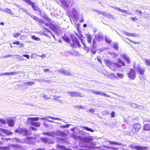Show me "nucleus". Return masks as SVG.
<instances>
[{"instance_id": "nucleus-32", "label": "nucleus", "mask_w": 150, "mask_h": 150, "mask_svg": "<svg viewBox=\"0 0 150 150\" xmlns=\"http://www.w3.org/2000/svg\"><path fill=\"white\" fill-rule=\"evenodd\" d=\"M144 130H150V125L148 124H145L144 127Z\"/></svg>"}, {"instance_id": "nucleus-13", "label": "nucleus", "mask_w": 150, "mask_h": 150, "mask_svg": "<svg viewBox=\"0 0 150 150\" xmlns=\"http://www.w3.org/2000/svg\"><path fill=\"white\" fill-rule=\"evenodd\" d=\"M0 131L6 134L7 135H11L13 134V133L12 132L6 129L0 128Z\"/></svg>"}, {"instance_id": "nucleus-55", "label": "nucleus", "mask_w": 150, "mask_h": 150, "mask_svg": "<svg viewBox=\"0 0 150 150\" xmlns=\"http://www.w3.org/2000/svg\"><path fill=\"white\" fill-rule=\"evenodd\" d=\"M66 52L72 55H75L74 52L71 50L67 51Z\"/></svg>"}, {"instance_id": "nucleus-17", "label": "nucleus", "mask_w": 150, "mask_h": 150, "mask_svg": "<svg viewBox=\"0 0 150 150\" xmlns=\"http://www.w3.org/2000/svg\"><path fill=\"white\" fill-rule=\"evenodd\" d=\"M41 140L45 143H50V139L48 137H42L41 138Z\"/></svg>"}, {"instance_id": "nucleus-29", "label": "nucleus", "mask_w": 150, "mask_h": 150, "mask_svg": "<svg viewBox=\"0 0 150 150\" xmlns=\"http://www.w3.org/2000/svg\"><path fill=\"white\" fill-rule=\"evenodd\" d=\"M81 129L83 130H86L88 131H90L91 132H93L94 130L91 129L90 128L88 127H81Z\"/></svg>"}, {"instance_id": "nucleus-39", "label": "nucleus", "mask_w": 150, "mask_h": 150, "mask_svg": "<svg viewBox=\"0 0 150 150\" xmlns=\"http://www.w3.org/2000/svg\"><path fill=\"white\" fill-rule=\"evenodd\" d=\"M6 123V121L4 119L0 118V126H2V125H5Z\"/></svg>"}, {"instance_id": "nucleus-3", "label": "nucleus", "mask_w": 150, "mask_h": 150, "mask_svg": "<svg viewBox=\"0 0 150 150\" xmlns=\"http://www.w3.org/2000/svg\"><path fill=\"white\" fill-rule=\"evenodd\" d=\"M63 6L65 8L71 7L74 1L73 0H59Z\"/></svg>"}, {"instance_id": "nucleus-47", "label": "nucleus", "mask_w": 150, "mask_h": 150, "mask_svg": "<svg viewBox=\"0 0 150 150\" xmlns=\"http://www.w3.org/2000/svg\"><path fill=\"white\" fill-rule=\"evenodd\" d=\"M145 59L146 64L148 66H150V59Z\"/></svg>"}, {"instance_id": "nucleus-59", "label": "nucleus", "mask_w": 150, "mask_h": 150, "mask_svg": "<svg viewBox=\"0 0 150 150\" xmlns=\"http://www.w3.org/2000/svg\"><path fill=\"white\" fill-rule=\"evenodd\" d=\"M46 19L49 22V23L50 24L52 23L51 19L48 17H46Z\"/></svg>"}, {"instance_id": "nucleus-25", "label": "nucleus", "mask_w": 150, "mask_h": 150, "mask_svg": "<svg viewBox=\"0 0 150 150\" xmlns=\"http://www.w3.org/2000/svg\"><path fill=\"white\" fill-rule=\"evenodd\" d=\"M54 132H43L42 134L44 135H47L51 137H53Z\"/></svg>"}, {"instance_id": "nucleus-51", "label": "nucleus", "mask_w": 150, "mask_h": 150, "mask_svg": "<svg viewBox=\"0 0 150 150\" xmlns=\"http://www.w3.org/2000/svg\"><path fill=\"white\" fill-rule=\"evenodd\" d=\"M75 43L76 45H77L79 47H81V45H80V44L78 41V40L75 39Z\"/></svg>"}, {"instance_id": "nucleus-50", "label": "nucleus", "mask_w": 150, "mask_h": 150, "mask_svg": "<svg viewBox=\"0 0 150 150\" xmlns=\"http://www.w3.org/2000/svg\"><path fill=\"white\" fill-rule=\"evenodd\" d=\"M11 146H12L14 149H16L20 148L19 146L18 145H11Z\"/></svg>"}, {"instance_id": "nucleus-2", "label": "nucleus", "mask_w": 150, "mask_h": 150, "mask_svg": "<svg viewBox=\"0 0 150 150\" xmlns=\"http://www.w3.org/2000/svg\"><path fill=\"white\" fill-rule=\"evenodd\" d=\"M106 65L109 67L110 69L114 71H117L118 68L121 67L122 66L121 64L118 63H114L111 65L110 64L111 62L109 61H106Z\"/></svg>"}, {"instance_id": "nucleus-60", "label": "nucleus", "mask_w": 150, "mask_h": 150, "mask_svg": "<svg viewBox=\"0 0 150 150\" xmlns=\"http://www.w3.org/2000/svg\"><path fill=\"white\" fill-rule=\"evenodd\" d=\"M21 10H22L23 11H24L25 13H27V11L25 9H23L21 8H19V11H21Z\"/></svg>"}, {"instance_id": "nucleus-23", "label": "nucleus", "mask_w": 150, "mask_h": 150, "mask_svg": "<svg viewBox=\"0 0 150 150\" xmlns=\"http://www.w3.org/2000/svg\"><path fill=\"white\" fill-rule=\"evenodd\" d=\"M134 148L137 150H145L146 149V147L138 146H135Z\"/></svg>"}, {"instance_id": "nucleus-58", "label": "nucleus", "mask_w": 150, "mask_h": 150, "mask_svg": "<svg viewBox=\"0 0 150 150\" xmlns=\"http://www.w3.org/2000/svg\"><path fill=\"white\" fill-rule=\"evenodd\" d=\"M111 7L112 8L115 9L116 10L118 11H120L121 10V8L118 7H115L113 6H111Z\"/></svg>"}, {"instance_id": "nucleus-63", "label": "nucleus", "mask_w": 150, "mask_h": 150, "mask_svg": "<svg viewBox=\"0 0 150 150\" xmlns=\"http://www.w3.org/2000/svg\"><path fill=\"white\" fill-rule=\"evenodd\" d=\"M131 106L132 107H135L136 108L137 107V105L135 104L131 103Z\"/></svg>"}, {"instance_id": "nucleus-8", "label": "nucleus", "mask_w": 150, "mask_h": 150, "mask_svg": "<svg viewBox=\"0 0 150 150\" xmlns=\"http://www.w3.org/2000/svg\"><path fill=\"white\" fill-rule=\"evenodd\" d=\"M50 118L51 119H52L53 120H60L62 121L63 122H64L65 123H67V122L65 121H64L62 119H61L60 118L57 117H52L51 116H46L45 117H42V118H40V119L42 120L43 121H44L45 120H46L47 121V118Z\"/></svg>"}, {"instance_id": "nucleus-22", "label": "nucleus", "mask_w": 150, "mask_h": 150, "mask_svg": "<svg viewBox=\"0 0 150 150\" xmlns=\"http://www.w3.org/2000/svg\"><path fill=\"white\" fill-rule=\"evenodd\" d=\"M28 124L31 125L36 127H39L40 126V123L38 122H30Z\"/></svg>"}, {"instance_id": "nucleus-43", "label": "nucleus", "mask_w": 150, "mask_h": 150, "mask_svg": "<svg viewBox=\"0 0 150 150\" xmlns=\"http://www.w3.org/2000/svg\"><path fill=\"white\" fill-rule=\"evenodd\" d=\"M39 22L40 24H43L45 25L46 26H49V24L45 23L43 21L40 20L39 21Z\"/></svg>"}, {"instance_id": "nucleus-62", "label": "nucleus", "mask_w": 150, "mask_h": 150, "mask_svg": "<svg viewBox=\"0 0 150 150\" xmlns=\"http://www.w3.org/2000/svg\"><path fill=\"white\" fill-rule=\"evenodd\" d=\"M59 134L61 136L63 137H65L66 135V134L64 132H59Z\"/></svg>"}, {"instance_id": "nucleus-56", "label": "nucleus", "mask_w": 150, "mask_h": 150, "mask_svg": "<svg viewBox=\"0 0 150 150\" xmlns=\"http://www.w3.org/2000/svg\"><path fill=\"white\" fill-rule=\"evenodd\" d=\"M85 141L87 142H90L91 141H92V140L91 139L89 138H86L85 139Z\"/></svg>"}, {"instance_id": "nucleus-1", "label": "nucleus", "mask_w": 150, "mask_h": 150, "mask_svg": "<svg viewBox=\"0 0 150 150\" xmlns=\"http://www.w3.org/2000/svg\"><path fill=\"white\" fill-rule=\"evenodd\" d=\"M134 67L135 71L139 73V78L140 81L142 83H144L145 79V77L143 76L145 71L144 69V68L140 67L139 65L136 66L134 65Z\"/></svg>"}, {"instance_id": "nucleus-36", "label": "nucleus", "mask_w": 150, "mask_h": 150, "mask_svg": "<svg viewBox=\"0 0 150 150\" xmlns=\"http://www.w3.org/2000/svg\"><path fill=\"white\" fill-rule=\"evenodd\" d=\"M83 49L85 50L86 51L87 53H88L89 52V48L88 47H87V46L85 44V43L83 44Z\"/></svg>"}, {"instance_id": "nucleus-26", "label": "nucleus", "mask_w": 150, "mask_h": 150, "mask_svg": "<svg viewBox=\"0 0 150 150\" xmlns=\"http://www.w3.org/2000/svg\"><path fill=\"white\" fill-rule=\"evenodd\" d=\"M87 41L89 43H90L91 42V40L92 39V37L91 35L87 34L86 35Z\"/></svg>"}, {"instance_id": "nucleus-38", "label": "nucleus", "mask_w": 150, "mask_h": 150, "mask_svg": "<svg viewBox=\"0 0 150 150\" xmlns=\"http://www.w3.org/2000/svg\"><path fill=\"white\" fill-rule=\"evenodd\" d=\"M117 63H118V64H119V63H121L123 66H125V62L123 61H122L121 59H118V62Z\"/></svg>"}, {"instance_id": "nucleus-54", "label": "nucleus", "mask_w": 150, "mask_h": 150, "mask_svg": "<svg viewBox=\"0 0 150 150\" xmlns=\"http://www.w3.org/2000/svg\"><path fill=\"white\" fill-rule=\"evenodd\" d=\"M11 139H10V138H1V140L3 141H4V142H7L8 141V140H11Z\"/></svg>"}, {"instance_id": "nucleus-12", "label": "nucleus", "mask_w": 150, "mask_h": 150, "mask_svg": "<svg viewBox=\"0 0 150 150\" xmlns=\"http://www.w3.org/2000/svg\"><path fill=\"white\" fill-rule=\"evenodd\" d=\"M120 56L128 64L130 62V59L129 57L126 54L123 53L120 55Z\"/></svg>"}, {"instance_id": "nucleus-49", "label": "nucleus", "mask_w": 150, "mask_h": 150, "mask_svg": "<svg viewBox=\"0 0 150 150\" xmlns=\"http://www.w3.org/2000/svg\"><path fill=\"white\" fill-rule=\"evenodd\" d=\"M15 56H16V58L18 59L19 60H23L22 57L18 55H16Z\"/></svg>"}, {"instance_id": "nucleus-19", "label": "nucleus", "mask_w": 150, "mask_h": 150, "mask_svg": "<svg viewBox=\"0 0 150 150\" xmlns=\"http://www.w3.org/2000/svg\"><path fill=\"white\" fill-rule=\"evenodd\" d=\"M86 91L88 92L90 91L91 93L96 94L100 95H103V93H102V92L97 91L93 90H86Z\"/></svg>"}, {"instance_id": "nucleus-7", "label": "nucleus", "mask_w": 150, "mask_h": 150, "mask_svg": "<svg viewBox=\"0 0 150 150\" xmlns=\"http://www.w3.org/2000/svg\"><path fill=\"white\" fill-rule=\"evenodd\" d=\"M128 77L132 79H134L135 77V73L134 69H130L129 71L127 72Z\"/></svg>"}, {"instance_id": "nucleus-30", "label": "nucleus", "mask_w": 150, "mask_h": 150, "mask_svg": "<svg viewBox=\"0 0 150 150\" xmlns=\"http://www.w3.org/2000/svg\"><path fill=\"white\" fill-rule=\"evenodd\" d=\"M109 142L110 144H113L115 145L121 146H124V145L123 144H122L120 143H117V142H111V141H109Z\"/></svg>"}, {"instance_id": "nucleus-5", "label": "nucleus", "mask_w": 150, "mask_h": 150, "mask_svg": "<svg viewBox=\"0 0 150 150\" xmlns=\"http://www.w3.org/2000/svg\"><path fill=\"white\" fill-rule=\"evenodd\" d=\"M15 132L24 135H27L29 134L28 133L29 132L27 129L25 128H18V129H16Z\"/></svg>"}, {"instance_id": "nucleus-40", "label": "nucleus", "mask_w": 150, "mask_h": 150, "mask_svg": "<svg viewBox=\"0 0 150 150\" xmlns=\"http://www.w3.org/2000/svg\"><path fill=\"white\" fill-rule=\"evenodd\" d=\"M31 37L32 39L34 40L38 41H39L40 40V38L36 37L35 35H31Z\"/></svg>"}, {"instance_id": "nucleus-37", "label": "nucleus", "mask_w": 150, "mask_h": 150, "mask_svg": "<svg viewBox=\"0 0 150 150\" xmlns=\"http://www.w3.org/2000/svg\"><path fill=\"white\" fill-rule=\"evenodd\" d=\"M39 82H42L48 83H50L51 82V80H47L45 79H43L41 80H39Z\"/></svg>"}, {"instance_id": "nucleus-28", "label": "nucleus", "mask_w": 150, "mask_h": 150, "mask_svg": "<svg viewBox=\"0 0 150 150\" xmlns=\"http://www.w3.org/2000/svg\"><path fill=\"white\" fill-rule=\"evenodd\" d=\"M62 38L67 42L70 43V39L67 36L64 35V36H62Z\"/></svg>"}, {"instance_id": "nucleus-14", "label": "nucleus", "mask_w": 150, "mask_h": 150, "mask_svg": "<svg viewBox=\"0 0 150 150\" xmlns=\"http://www.w3.org/2000/svg\"><path fill=\"white\" fill-rule=\"evenodd\" d=\"M40 118L38 117H30L27 118V123L28 124L29 123V122H33V121H37L39 120Z\"/></svg>"}, {"instance_id": "nucleus-34", "label": "nucleus", "mask_w": 150, "mask_h": 150, "mask_svg": "<svg viewBox=\"0 0 150 150\" xmlns=\"http://www.w3.org/2000/svg\"><path fill=\"white\" fill-rule=\"evenodd\" d=\"M72 42H73V43H70V46L73 47H76V46L75 44V40L74 39L72 38Z\"/></svg>"}, {"instance_id": "nucleus-24", "label": "nucleus", "mask_w": 150, "mask_h": 150, "mask_svg": "<svg viewBox=\"0 0 150 150\" xmlns=\"http://www.w3.org/2000/svg\"><path fill=\"white\" fill-rule=\"evenodd\" d=\"M7 123L9 126L13 127L14 125L13 121L12 120H7Z\"/></svg>"}, {"instance_id": "nucleus-20", "label": "nucleus", "mask_w": 150, "mask_h": 150, "mask_svg": "<svg viewBox=\"0 0 150 150\" xmlns=\"http://www.w3.org/2000/svg\"><path fill=\"white\" fill-rule=\"evenodd\" d=\"M6 73V76L13 75L16 74H19L22 73L21 71H17L16 72H11Z\"/></svg>"}, {"instance_id": "nucleus-18", "label": "nucleus", "mask_w": 150, "mask_h": 150, "mask_svg": "<svg viewBox=\"0 0 150 150\" xmlns=\"http://www.w3.org/2000/svg\"><path fill=\"white\" fill-rule=\"evenodd\" d=\"M4 12L8 13L11 14L13 15V16L16 17H18L17 16H15V14L13 13L11 10L9 8H6L4 9Z\"/></svg>"}, {"instance_id": "nucleus-53", "label": "nucleus", "mask_w": 150, "mask_h": 150, "mask_svg": "<svg viewBox=\"0 0 150 150\" xmlns=\"http://www.w3.org/2000/svg\"><path fill=\"white\" fill-rule=\"evenodd\" d=\"M26 37L25 35H21L20 36V39L21 40H24L25 39Z\"/></svg>"}, {"instance_id": "nucleus-31", "label": "nucleus", "mask_w": 150, "mask_h": 150, "mask_svg": "<svg viewBox=\"0 0 150 150\" xmlns=\"http://www.w3.org/2000/svg\"><path fill=\"white\" fill-rule=\"evenodd\" d=\"M113 48L115 49V50H118L119 47L118 43L116 42H113Z\"/></svg>"}, {"instance_id": "nucleus-11", "label": "nucleus", "mask_w": 150, "mask_h": 150, "mask_svg": "<svg viewBox=\"0 0 150 150\" xmlns=\"http://www.w3.org/2000/svg\"><path fill=\"white\" fill-rule=\"evenodd\" d=\"M94 42H95L93 40V44L92 46H90V48H89V50H90L91 52L94 54H95L97 51L96 47L94 45Z\"/></svg>"}, {"instance_id": "nucleus-52", "label": "nucleus", "mask_w": 150, "mask_h": 150, "mask_svg": "<svg viewBox=\"0 0 150 150\" xmlns=\"http://www.w3.org/2000/svg\"><path fill=\"white\" fill-rule=\"evenodd\" d=\"M45 31L48 32L50 33H51V32L50 31L48 28H46L45 27L43 26L42 28Z\"/></svg>"}, {"instance_id": "nucleus-64", "label": "nucleus", "mask_w": 150, "mask_h": 150, "mask_svg": "<svg viewBox=\"0 0 150 150\" xmlns=\"http://www.w3.org/2000/svg\"><path fill=\"white\" fill-rule=\"evenodd\" d=\"M115 112L114 111L112 112L111 113V117H113L115 116Z\"/></svg>"}, {"instance_id": "nucleus-48", "label": "nucleus", "mask_w": 150, "mask_h": 150, "mask_svg": "<svg viewBox=\"0 0 150 150\" xmlns=\"http://www.w3.org/2000/svg\"><path fill=\"white\" fill-rule=\"evenodd\" d=\"M20 35V34L18 33H13V36L15 38L18 37Z\"/></svg>"}, {"instance_id": "nucleus-35", "label": "nucleus", "mask_w": 150, "mask_h": 150, "mask_svg": "<svg viewBox=\"0 0 150 150\" xmlns=\"http://www.w3.org/2000/svg\"><path fill=\"white\" fill-rule=\"evenodd\" d=\"M11 146H8L0 147V150H10Z\"/></svg>"}, {"instance_id": "nucleus-61", "label": "nucleus", "mask_w": 150, "mask_h": 150, "mask_svg": "<svg viewBox=\"0 0 150 150\" xmlns=\"http://www.w3.org/2000/svg\"><path fill=\"white\" fill-rule=\"evenodd\" d=\"M21 10H22L23 11H24L25 13H27V11L25 9H23L21 8H19V11H21Z\"/></svg>"}, {"instance_id": "nucleus-6", "label": "nucleus", "mask_w": 150, "mask_h": 150, "mask_svg": "<svg viewBox=\"0 0 150 150\" xmlns=\"http://www.w3.org/2000/svg\"><path fill=\"white\" fill-rule=\"evenodd\" d=\"M67 93L71 97H82L83 96L82 94L81 93L77 91L67 92Z\"/></svg>"}, {"instance_id": "nucleus-4", "label": "nucleus", "mask_w": 150, "mask_h": 150, "mask_svg": "<svg viewBox=\"0 0 150 150\" xmlns=\"http://www.w3.org/2000/svg\"><path fill=\"white\" fill-rule=\"evenodd\" d=\"M23 1L30 5H31L32 8L35 11H38L40 14L41 13V10H40L39 8L35 2H33L30 0H23Z\"/></svg>"}, {"instance_id": "nucleus-16", "label": "nucleus", "mask_w": 150, "mask_h": 150, "mask_svg": "<svg viewBox=\"0 0 150 150\" xmlns=\"http://www.w3.org/2000/svg\"><path fill=\"white\" fill-rule=\"evenodd\" d=\"M122 33L125 34L127 36H132L134 37H136L138 36V35L136 34L135 33H128L125 31H123L122 32Z\"/></svg>"}, {"instance_id": "nucleus-41", "label": "nucleus", "mask_w": 150, "mask_h": 150, "mask_svg": "<svg viewBox=\"0 0 150 150\" xmlns=\"http://www.w3.org/2000/svg\"><path fill=\"white\" fill-rule=\"evenodd\" d=\"M117 77L121 79L123 78L124 76V75L121 73H117Z\"/></svg>"}, {"instance_id": "nucleus-57", "label": "nucleus", "mask_w": 150, "mask_h": 150, "mask_svg": "<svg viewBox=\"0 0 150 150\" xmlns=\"http://www.w3.org/2000/svg\"><path fill=\"white\" fill-rule=\"evenodd\" d=\"M79 109H84L86 108V107L83 106H76Z\"/></svg>"}, {"instance_id": "nucleus-46", "label": "nucleus", "mask_w": 150, "mask_h": 150, "mask_svg": "<svg viewBox=\"0 0 150 150\" xmlns=\"http://www.w3.org/2000/svg\"><path fill=\"white\" fill-rule=\"evenodd\" d=\"M31 17L34 20L38 21L39 22V21L40 19H39L38 17L33 15H31Z\"/></svg>"}, {"instance_id": "nucleus-9", "label": "nucleus", "mask_w": 150, "mask_h": 150, "mask_svg": "<svg viewBox=\"0 0 150 150\" xmlns=\"http://www.w3.org/2000/svg\"><path fill=\"white\" fill-rule=\"evenodd\" d=\"M132 131L134 132H137L139 131L141 127V125L139 123L134 124L133 126Z\"/></svg>"}, {"instance_id": "nucleus-33", "label": "nucleus", "mask_w": 150, "mask_h": 150, "mask_svg": "<svg viewBox=\"0 0 150 150\" xmlns=\"http://www.w3.org/2000/svg\"><path fill=\"white\" fill-rule=\"evenodd\" d=\"M110 54L112 55V57L114 58H117L118 55L117 53H113L112 52H108Z\"/></svg>"}, {"instance_id": "nucleus-21", "label": "nucleus", "mask_w": 150, "mask_h": 150, "mask_svg": "<svg viewBox=\"0 0 150 150\" xmlns=\"http://www.w3.org/2000/svg\"><path fill=\"white\" fill-rule=\"evenodd\" d=\"M105 41L108 44H110L112 42L111 40L110 37L107 35H105Z\"/></svg>"}, {"instance_id": "nucleus-42", "label": "nucleus", "mask_w": 150, "mask_h": 150, "mask_svg": "<svg viewBox=\"0 0 150 150\" xmlns=\"http://www.w3.org/2000/svg\"><path fill=\"white\" fill-rule=\"evenodd\" d=\"M34 83V82L32 81L31 82H24L23 83L25 85H27L28 86L32 85Z\"/></svg>"}, {"instance_id": "nucleus-45", "label": "nucleus", "mask_w": 150, "mask_h": 150, "mask_svg": "<svg viewBox=\"0 0 150 150\" xmlns=\"http://www.w3.org/2000/svg\"><path fill=\"white\" fill-rule=\"evenodd\" d=\"M57 148H59L61 149L65 150V147L63 146L60 145H58L57 146Z\"/></svg>"}, {"instance_id": "nucleus-44", "label": "nucleus", "mask_w": 150, "mask_h": 150, "mask_svg": "<svg viewBox=\"0 0 150 150\" xmlns=\"http://www.w3.org/2000/svg\"><path fill=\"white\" fill-rule=\"evenodd\" d=\"M72 125L71 124H70V125H69V124H67L66 125H61L60 127L61 128H67V127H69V126L70 125Z\"/></svg>"}, {"instance_id": "nucleus-15", "label": "nucleus", "mask_w": 150, "mask_h": 150, "mask_svg": "<svg viewBox=\"0 0 150 150\" xmlns=\"http://www.w3.org/2000/svg\"><path fill=\"white\" fill-rule=\"evenodd\" d=\"M79 10V9L77 7H74L73 8L72 12L73 16L75 18H76L78 14Z\"/></svg>"}, {"instance_id": "nucleus-10", "label": "nucleus", "mask_w": 150, "mask_h": 150, "mask_svg": "<svg viewBox=\"0 0 150 150\" xmlns=\"http://www.w3.org/2000/svg\"><path fill=\"white\" fill-rule=\"evenodd\" d=\"M55 71H57L59 73H61V74L65 75H69L70 74L69 70L64 69L62 68L60 69H58L57 71L56 70Z\"/></svg>"}, {"instance_id": "nucleus-27", "label": "nucleus", "mask_w": 150, "mask_h": 150, "mask_svg": "<svg viewBox=\"0 0 150 150\" xmlns=\"http://www.w3.org/2000/svg\"><path fill=\"white\" fill-rule=\"evenodd\" d=\"M11 140H12L13 142H16L17 143H23L24 142L23 140H21L17 138H13Z\"/></svg>"}]
</instances>
